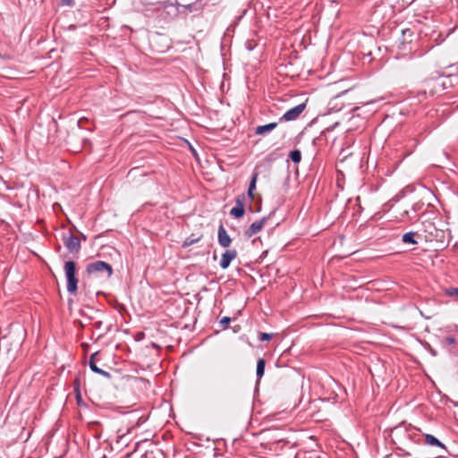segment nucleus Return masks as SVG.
<instances>
[{
  "mask_svg": "<svg viewBox=\"0 0 458 458\" xmlns=\"http://www.w3.org/2000/svg\"><path fill=\"white\" fill-rule=\"evenodd\" d=\"M103 325V322L101 320L96 321L93 326L96 329H100Z\"/></svg>",
  "mask_w": 458,
  "mask_h": 458,
  "instance_id": "obj_28",
  "label": "nucleus"
},
{
  "mask_svg": "<svg viewBox=\"0 0 458 458\" xmlns=\"http://www.w3.org/2000/svg\"><path fill=\"white\" fill-rule=\"evenodd\" d=\"M179 7H182L187 13L201 12L200 7H199V4H196L195 2L189 4H180Z\"/></svg>",
  "mask_w": 458,
  "mask_h": 458,
  "instance_id": "obj_14",
  "label": "nucleus"
},
{
  "mask_svg": "<svg viewBox=\"0 0 458 458\" xmlns=\"http://www.w3.org/2000/svg\"><path fill=\"white\" fill-rule=\"evenodd\" d=\"M417 233L415 232H408L403 235L402 241L403 243L406 244H412L415 245L418 243V242L415 240Z\"/></svg>",
  "mask_w": 458,
  "mask_h": 458,
  "instance_id": "obj_12",
  "label": "nucleus"
},
{
  "mask_svg": "<svg viewBox=\"0 0 458 458\" xmlns=\"http://www.w3.org/2000/svg\"><path fill=\"white\" fill-rule=\"evenodd\" d=\"M425 443L428 445H432V446H438V447H441L442 449L444 450H446L445 445L440 442L436 437H434L433 435H430V434H426L425 435Z\"/></svg>",
  "mask_w": 458,
  "mask_h": 458,
  "instance_id": "obj_10",
  "label": "nucleus"
},
{
  "mask_svg": "<svg viewBox=\"0 0 458 458\" xmlns=\"http://www.w3.org/2000/svg\"><path fill=\"white\" fill-rule=\"evenodd\" d=\"M64 275L67 282V292L73 294L78 289V278L76 276V263L72 260L66 261L64 266Z\"/></svg>",
  "mask_w": 458,
  "mask_h": 458,
  "instance_id": "obj_1",
  "label": "nucleus"
},
{
  "mask_svg": "<svg viewBox=\"0 0 458 458\" xmlns=\"http://www.w3.org/2000/svg\"><path fill=\"white\" fill-rule=\"evenodd\" d=\"M265 367H266L265 360L262 358L259 359L257 361V370H256V375H257V377L259 380L263 377V375L265 373Z\"/></svg>",
  "mask_w": 458,
  "mask_h": 458,
  "instance_id": "obj_13",
  "label": "nucleus"
},
{
  "mask_svg": "<svg viewBox=\"0 0 458 458\" xmlns=\"http://www.w3.org/2000/svg\"><path fill=\"white\" fill-rule=\"evenodd\" d=\"M81 238H83V240H86V236L84 234H81Z\"/></svg>",
  "mask_w": 458,
  "mask_h": 458,
  "instance_id": "obj_32",
  "label": "nucleus"
},
{
  "mask_svg": "<svg viewBox=\"0 0 458 458\" xmlns=\"http://www.w3.org/2000/svg\"><path fill=\"white\" fill-rule=\"evenodd\" d=\"M62 4L65 6H73L74 0H62Z\"/></svg>",
  "mask_w": 458,
  "mask_h": 458,
  "instance_id": "obj_25",
  "label": "nucleus"
},
{
  "mask_svg": "<svg viewBox=\"0 0 458 458\" xmlns=\"http://www.w3.org/2000/svg\"><path fill=\"white\" fill-rule=\"evenodd\" d=\"M289 157L294 164H298L301 160V153L299 149L292 150L289 154Z\"/></svg>",
  "mask_w": 458,
  "mask_h": 458,
  "instance_id": "obj_16",
  "label": "nucleus"
},
{
  "mask_svg": "<svg viewBox=\"0 0 458 458\" xmlns=\"http://www.w3.org/2000/svg\"><path fill=\"white\" fill-rule=\"evenodd\" d=\"M109 331V328L106 329V332L104 334H101L99 337L103 336L105 334H106Z\"/></svg>",
  "mask_w": 458,
  "mask_h": 458,
  "instance_id": "obj_31",
  "label": "nucleus"
},
{
  "mask_svg": "<svg viewBox=\"0 0 458 458\" xmlns=\"http://www.w3.org/2000/svg\"><path fill=\"white\" fill-rule=\"evenodd\" d=\"M231 320H232V319H231V318H229V317H224V318H222V319L220 320V322H219V323H220L221 327H222L224 329H225V328L228 327V325H229V323L231 322Z\"/></svg>",
  "mask_w": 458,
  "mask_h": 458,
  "instance_id": "obj_23",
  "label": "nucleus"
},
{
  "mask_svg": "<svg viewBox=\"0 0 458 458\" xmlns=\"http://www.w3.org/2000/svg\"><path fill=\"white\" fill-rule=\"evenodd\" d=\"M257 179H258V174L257 173H254L252 174V177H251V180L250 182V185H249V189H248V196L253 199H254V190L256 189V182H257Z\"/></svg>",
  "mask_w": 458,
  "mask_h": 458,
  "instance_id": "obj_15",
  "label": "nucleus"
},
{
  "mask_svg": "<svg viewBox=\"0 0 458 458\" xmlns=\"http://www.w3.org/2000/svg\"><path fill=\"white\" fill-rule=\"evenodd\" d=\"M64 244L66 247V249L73 253H78L81 250V242L80 239L77 236H74L73 234L70 233L69 235H64L63 237Z\"/></svg>",
  "mask_w": 458,
  "mask_h": 458,
  "instance_id": "obj_4",
  "label": "nucleus"
},
{
  "mask_svg": "<svg viewBox=\"0 0 458 458\" xmlns=\"http://www.w3.org/2000/svg\"><path fill=\"white\" fill-rule=\"evenodd\" d=\"M179 5H180L179 3H177V2L173 3V2H170V1H165L163 4L164 8L175 7V6L179 7Z\"/></svg>",
  "mask_w": 458,
  "mask_h": 458,
  "instance_id": "obj_24",
  "label": "nucleus"
},
{
  "mask_svg": "<svg viewBox=\"0 0 458 458\" xmlns=\"http://www.w3.org/2000/svg\"><path fill=\"white\" fill-rule=\"evenodd\" d=\"M98 312H99V310H94L93 308H90V307H86L85 309H81L80 310L81 316L88 318L89 320L95 319L94 314H97Z\"/></svg>",
  "mask_w": 458,
  "mask_h": 458,
  "instance_id": "obj_11",
  "label": "nucleus"
},
{
  "mask_svg": "<svg viewBox=\"0 0 458 458\" xmlns=\"http://www.w3.org/2000/svg\"><path fill=\"white\" fill-rule=\"evenodd\" d=\"M131 454H132V453H129V454H127L124 456V458H130V457L131 456Z\"/></svg>",
  "mask_w": 458,
  "mask_h": 458,
  "instance_id": "obj_30",
  "label": "nucleus"
},
{
  "mask_svg": "<svg viewBox=\"0 0 458 458\" xmlns=\"http://www.w3.org/2000/svg\"><path fill=\"white\" fill-rule=\"evenodd\" d=\"M208 0H196L195 3L199 4V7H200V10L202 11L204 6L206 5Z\"/></svg>",
  "mask_w": 458,
  "mask_h": 458,
  "instance_id": "obj_26",
  "label": "nucleus"
},
{
  "mask_svg": "<svg viewBox=\"0 0 458 458\" xmlns=\"http://www.w3.org/2000/svg\"><path fill=\"white\" fill-rule=\"evenodd\" d=\"M257 46L255 39H248L245 42V47L248 51H252Z\"/></svg>",
  "mask_w": 458,
  "mask_h": 458,
  "instance_id": "obj_20",
  "label": "nucleus"
},
{
  "mask_svg": "<svg viewBox=\"0 0 458 458\" xmlns=\"http://www.w3.org/2000/svg\"><path fill=\"white\" fill-rule=\"evenodd\" d=\"M245 208L240 207H233L230 211V215L233 216L234 218H241L243 216Z\"/></svg>",
  "mask_w": 458,
  "mask_h": 458,
  "instance_id": "obj_17",
  "label": "nucleus"
},
{
  "mask_svg": "<svg viewBox=\"0 0 458 458\" xmlns=\"http://www.w3.org/2000/svg\"><path fill=\"white\" fill-rule=\"evenodd\" d=\"M245 201H246V197L243 193L238 195L235 199V207H240V208H245Z\"/></svg>",
  "mask_w": 458,
  "mask_h": 458,
  "instance_id": "obj_18",
  "label": "nucleus"
},
{
  "mask_svg": "<svg viewBox=\"0 0 458 458\" xmlns=\"http://www.w3.org/2000/svg\"><path fill=\"white\" fill-rule=\"evenodd\" d=\"M98 354V352H96L90 355V358L89 360V366L93 372L99 374L107 379H110L112 377L111 374L109 372L98 368V363L95 362V358Z\"/></svg>",
  "mask_w": 458,
  "mask_h": 458,
  "instance_id": "obj_7",
  "label": "nucleus"
},
{
  "mask_svg": "<svg viewBox=\"0 0 458 458\" xmlns=\"http://www.w3.org/2000/svg\"><path fill=\"white\" fill-rule=\"evenodd\" d=\"M267 220V217H263V218H261L259 220H257V221L253 222L250 225V227L244 232L245 237L250 238L253 235H255L258 233H259L263 229Z\"/></svg>",
  "mask_w": 458,
  "mask_h": 458,
  "instance_id": "obj_5",
  "label": "nucleus"
},
{
  "mask_svg": "<svg viewBox=\"0 0 458 458\" xmlns=\"http://www.w3.org/2000/svg\"><path fill=\"white\" fill-rule=\"evenodd\" d=\"M276 126H277V123H267L265 125H259V126L256 127L255 134H257V135L265 134V133L269 132V131H273L274 129H276Z\"/></svg>",
  "mask_w": 458,
  "mask_h": 458,
  "instance_id": "obj_9",
  "label": "nucleus"
},
{
  "mask_svg": "<svg viewBox=\"0 0 458 458\" xmlns=\"http://www.w3.org/2000/svg\"><path fill=\"white\" fill-rule=\"evenodd\" d=\"M445 294L448 296H457L458 297V288L450 287L445 289Z\"/></svg>",
  "mask_w": 458,
  "mask_h": 458,
  "instance_id": "obj_22",
  "label": "nucleus"
},
{
  "mask_svg": "<svg viewBox=\"0 0 458 458\" xmlns=\"http://www.w3.org/2000/svg\"><path fill=\"white\" fill-rule=\"evenodd\" d=\"M456 343V339L454 337V336H446L443 341H442V345L444 347H446L447 345H451V344H454Z\"/></svg>",
  "mask_w": 458,
  "mask_h": 458,
  "instance_id": "obj_19",
  "label": "nucleus"
},
{
  "mask_svg": "<svg viewBox=\"0 0 458 458\" xmlns=\"http://www.w3.org/2000/svg\"><path fill=\"white\" fill-rule=\"evenodd\" d=\"M80 326H81V327H84V325H83V323H82V322H80Z\"/></svg>",
  "mask_w": 458,
  "mask_h": 458,
  "instance_id": "obj_33",
  "label": "nucleus"
},
{
  "mask_svg": "<svg viewBox=\"0 0 458 458\" xmlns=\"http://www.w3.org/2000/svg\"><path fill=\"white\" fill-rule=\"evenodd\" d=\"M237 257L236 250H227L225 253H223L221 260H220V267L223 269H226L231 262Z\"/></svg>",
  "mask_w": 458,
  "mask_h": 458,
  "instance_id": "obj_6",
  "label": "nucleus"
},
{
  "mask_svg": "<svg viewBox=\"0 0 458 458\" xmlns=\"http://www.w3.org/2000/svg\"><path fill=\"white\" fill-rule=\"evenodd\" d=\"M199 241V239H196V240H186L183 243V246H190L195 242H197Z\"/></svg>",
  "mask_w": 458,
  "mask_h": 458,
  "instance_id": "obj_27",
  "label": "nucleus"
},
{
  "mask_svg": "<svg viewBox=\"0 0 458 458\" xmlns=\"http://www.w3.org/2000/svg\"><path fill=\"white\" fill-rule=\"evenodd\" d=\"M86 273L89 275L98 274V275H106V278H110L113 275V267L110 264L98 260L95 262L89 263L86 266Z\"/></svg>",
  "mask_w": 458,
  "mask_h": 458,
  "instance_id": "obj_2",
  "label": "nucleus"
},
{
  "mask_svg": "<svg viewBox=\"0 0 458 458\" xmlns=\"http://www.w3.org/2000/svg\"><path fill=\"white\" fill-rule=\"evenodd\" d=\"M428 351L429 352L433 355V356H437V352L436 350H434L432 347L429 346L428 348Z\"/></svg>",
  "mask_w": 458,
  "mask_h": 458,
  "instance_id": "obj_29",
  "label": "nucleus"
},
{
  "mask_svg": "<svg viewBox=\"0 0 458 458\" xmlns=\"http://www.w3.org/2000/svg\"><path fill=\"white\" fill-rule=\"evenodd\" d=\"M273 335L268 333H259V340L261 342L269 341L272 339Z\"/></svg>",
  "mask_w": 458,
  "mask_h": 458,
  "instance_id": "obj_21",
  "label": "nucleus"
},
{
  "mask_svg": "<svg viewBox=\"0 0 458 458\" xmlns=\"http://www.w3.org/2000/svg\"><path fill=\"white\" fill-rule=\"evenodd\" d=\"M306 103H301L297 105L296 106L286 111L283 116L280 117L279 122H290L296 120L301 114L305 110Z\"/></svg>",
  "mask_w": 458,
  "mask_h": 458,
  "instance_id": "obj_3",
  "label": "nucleus"
},
{
  "mask_svg": "<svg viewBox=\"0 0 458 458\" xmlns=\"http://www.w3.org/2000/svg\"><path fill=\"white\" fill-rule=\"evenodd\" d=\"M217 240H218V243L220 244V246H222L224 248L229 247L232 242V239L228 235L225 228L224 227L223 225H220V226L218 227Z\"/></svg>",
  "mask_w": 458,
  "mask_h": 458,
  "instance_id": "obj_8",
  "label": "nucleus"
}]
</instances>
